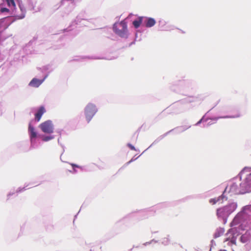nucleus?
Listing matches in <instances>:
<instances>
[{
  "label": "nucleus",
  "instance_id": "obj_1",
  "mask_svg": "<svg viewBox=\"0 0 251 251\" xmlns=\"http://www.w3.org/2000/svg\"><path fill=\"white\" fill-rule=\"evenodd\" d=\"M113 30L117 34L121 37H124L127 32V25L126 23L124 21H122L118 24H114Z\"/></svg>",
  "mask_w": 251,
  "mask_h": 251
},
{
  "label": "nucleus",
  "instance_id": "obj_2",
  "mask_svg": "<svg viewBox=\"0 0 251 251\" xmlns=\"http://www.w3.org/2000/svg\"><path fill=\"white\" fill-rule=\"evenodd\" d=\"M97 112V109L95 105L89 103L86 106L85 109V114L88 123L91 120Z\"/></svg>",
  "mask_w": 251,
  "mask_h": 251
},
{
  "label": "nucleus",
  "instance_id": "obj_3",
  "mask_svg": "<svg viewBox=\"0 0 251 251\" xmlns=\"http://www.w3.org/2000/svg\"><path fill=\"white\" fill-rule=\"evenodd\" d=\"M42 131L46 133H51L53 131V126L51 121L48 120L40 125Z\"/></svg>",
  "mask_w": 251,
  "mask_h": 251
},
{
  "label": "nucleus",
  "instance_id": "obj_4",
  "mask_svg": "<svg viewBox=\"0 0 251 251\" xmlns=\"http://www.w3.org/2000/svg\"><path fill=\"white\" fill-rule=\"evenodd\" d=\"M230 211L229 210V207L227 206L218 208L217 210V215L219 218H225L227 217Z\"/></svg>",
  "mask_w": 251,
  "mask_h": 251
},
{
  "label": "nucleus",
  "instance_id": "obj_5",
  "mask_svg": "<svg viewBox=\"0 0 251 251\" xmlns=\"http://www.w3.org/2000/svg\"><path fill=\"white\" fill-rule=\"evenodd\" d=\"M46 112V109L44 108V106H41L39 107V109L38 110L37 113L35 114V120L39 122L41 117L42 115Z\"/></svg>",
  "mask_w": 251,
  "mask_h": 251
},
{
  "label": "nucleus",
  "instance_id": "obj_6",
  "mask_svg": "<svg viewBox=\"0 0 251 251\" xmlns=\"http://www.w3.org/2000/svg\"><path fill=\"white\" fill-rule=\"evenodd\" d=\"M43 81V80L34 78L29 82V85L33 87H38L42 84Z\"/></svg>",
  "mask_w": 251,
  "mask_h": 251
},
{
  "label": "nucleus",
  "instance_id": "obj_7",
  "mask_svg": "<svg viewBox=\"0 0 251 251\" xmlns=\"http://www.w3.org/2000/svg\"><path fill=\"white\" fill-rule=\"evenodd\" d=\"M28 131L29 132L31 140L36 137L37 133L35 131L34 128L31 125V124H29L28 126Z\"/></svg>",
  "mask_w": 251,
  "mask_h": 251
},
{
  "label": "nucleus",
  "instance_id": "obj_8",
  "mask_svg": "<svg viewBox=\"0 0 251 251\" xmlns=\"http://www.w3.org/2000/svg\"><path fill=\"white\" fill-rule=\"evenodd\" d=\"M156 23L155 20L152 18H149L147 19L146 26L147 27H151L153 26Z\"/></svg>",
  "mask_w": 251,
  "mask_h": 251
},
{
  "label": "nucleus",
  "instance_id": "obj_9",
  "mask_svg": "<svg viewBox=\"0 0 251 251\" xmlns=\"http://www.w3.org/2000/svg\"><path fill=\"white\" fill-rule=\"evenodd\" d=\"M237 187V185L235 183L232 184L229 187V192L235 194H238Z\"/></svg>",
  "mask_w": 251,
  "mask_h": 251
},
{
  "label": "nucleus",
  "instance_id": "obj_10",
  "mask_svg": "<svg viewBox=\"0 0 251 251\" xmlns=\"http://www.w3.org/2000/svg\"><path fill=\"white\" fill-rule=\"evenodd\" d=\"M142 21V18L141 17L139 18L137 20H135L133 22V25L135 28H138L140 26Z\"/></svg>",
  "mask_w": 251,
  "mask_h": 251
},
{
  "label": "nucleus",
  "instance_id": "obj_11",
  "mask_svg": "<svg viewBox=\"0 0 251 251\" xmlns=\"http://www.w3.org/2000/svg\"><path fill=\"white\" fill-rule=\"evenodd\" d=\"M8 5L10 7H15V3L14 0H6Z\"/></svg>",
  "mask_w": 251,
  "mask_h": 251
},
{
  "label": "nucleus",
  "instance_id": "obj_12",
  "mask_svg": "<svg viewBox=\"0 0 251 251\" xmlns=\"http://www.w3.org/2000/svg\"><path fill=\"white\" fill-rule=\"evenodd\" d=\"M53 138V136H45V137H43V141H45V142H47V141H48L50 140H51Z\"/></svg>",
  "mask_w": 251,
  "mask_h": 251
},
{
  "label": "nucleus",
  "instance_id": "obj_13",
  "mask_svg": "<svg viewBox=\"0 0 251 251\" xmlns=\"http://www.w3.org/2000/svg\"><path fill=\"white\" fill-rule=\"evenodd\" d=\"M219 201L218 199H212L209 201L210 203H212L213 204H215Z\"/></svg>",
  "mask_w": 251,
  "mask_h": 251
},
{
  "label": "nucleus",
  "instance_id": "obj_14",
  "mask_svg": "<svg viewBox=\"0 0 251 251\" xmlns=\"http://www.w3.org/2000/svg\"><path fill=\"white\" fill-rule=\"evenodd\" d=\"M128 146L129 147V148L131 150H134L135 151V147L132 146L131 144H128Z\"/></svg>",
  "mask_w": 251,
  "mask_h": 251
},
{
  "label": "nucleus",
  "instance_id": "obj_15",
  "mask_svg": "<svg viewBox=\"0 0 251 251\" xmlns=\"http://www.w3.org/2000/svg\"><path fill=\"white\" fill-rule=\"evenodd\" d=\"M8 11V9L6 8H2L0 10V11L1 12H6V11L7 12Z\"/></svg>",
  "mask_w": 251,
  "mask_h": 251
},
{
  "label": "nucleus",
  "instance_id": "obj_16",
  "mask_svg": "<svg viewBox=\"0 0 251 251\" xmlns=\"http://www.w3.org/2000/svg\"><path fill=\"white\" fill-rule=\"evenodd\" d=\"M227 188L226 187V189H225V191H226L227 190Z\"/></svg>",
  "mask_w": 251,
  "mask_h": 251
},
{
  "label": "nucleus",
  "instance_id": "obj_17",
  "mask_svg": "<svg viewBox=\"0 0 251 251\" xmlns=\"http://www.w3.org/2000/svg\"><path fill=\"white\" fill-rule=\"evenodd\" d=\"M72 166H75V165L72 164ZM75 166H76V165H75Z\"/></svg>",
  "mask_w": 251,
  "mask_h": 251
}]
</instances>
